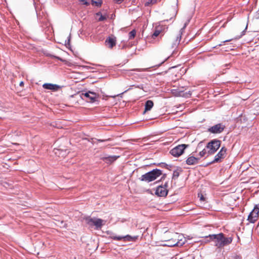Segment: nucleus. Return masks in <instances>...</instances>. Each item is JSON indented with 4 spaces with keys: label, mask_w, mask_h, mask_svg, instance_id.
<instances>
[{
    "label": "nucleus",
    "mask_w": 259,
    "mask_h": 259,
    "mask_svg": "<svg viewBox=\"0 0 259 259\" xmlns=\"http://www.w3.org/2000/svg\"><path fill=\"white\" fill-rule=\"evenodd\" d=\"M206 237H209L211 240L214 241L215 246L218 248L223 247L225 245L230 244L232 241V237L226 238L222 233L218 234L209 235L206 236Z\"/></svg>",
    "instance_id": "1"
},
{
    "label": "nucleus",
    "mask_w": 259,
    "mask_h": 259,
    "mask_svg": "<svg viewBox=\"0 0 259 259\" xmlns=\"http://www.w3.org/2000/svg\"><path fill=\"white\" fill-rule=\"evenodd\" d=\"M161 175V170L156 168L142 175L140 180L149 183L154 181Z\"/></svg>",
    "instance_id": "2"
},
{
    "label": "nucleus",
    "mask_w": 259,
    "mask_h": 259,
    "mask_svg": "<svg viewBox=\"0 0 259 259\" xmlns=\"http://www.w3.org/2000/svg\"><path fill=\"white\" fill-rule=\"evenodd\" d=\"M85 223L90 227L95 226L96 229L98 230L100 229L106 223V221L101 219L96 218H92L90 217H87L84 219Z\"/></svg>",
    "instance_id": "3"
},
{
    "label": "nucleus",
    "mask_w": 259,
    "mask_h": 259,
    "mask_svg": "<svg viewBox=\"0 0 259 259\" xmlns=\"http://www.w3.org/2000/svg\"><path fill=\"white\" fill-rule=\"evenodd\" d=\"M179 236L177 233L175 234L172 238L165 240L166 243L164 245L170 247L174 246H182L185 243V239L183 240L182 239H179Z\"/></svg>",
    "instance_id": "4"
},
{
    "label": "nucleus",
    "mask_w": 259,
    "mask_h": 259,
    "mask_svg": "<svg viewBox=\"0 0 259 259\" xmlns=\"http://www.w3.org/2000/svg\"><path fill=\"white\" fill-rule=\"evenodd\" d=\"M221 141L218 140H213L208 142L206 146L208 154H214L220 147Z\"/></svg>",
    "instance_id": "5"
},
{
    "label": "nucleus",
    "mask_w": 259,
    "mask_h": 259,
    "mask_svg": "<svg viewBox=\"0 0 259 259\" xmlns=\"http://www.w3.org/2000/svg\"><path fill=\"white\" fill-rule=\"evenodd\" d=\"M187 147L188 145L186 144L179 145L172 148L170 151V153L175 157H179L183 153L184 150Z\"/></svg>",
    "instance_id": "6"
},
{
    "label": "nucleus",
    "mask_w": 259,
    "mask_h": 259,
    "mask_svg": "<svg viewBox=\"0 0 259 259\" xmlns=\"http://www.w3.org/2000/svg\"><path fill=\"white\" fill-rule=\"evenodd\" d=\"M259 207L255 205L253 209L248 216L247 220L251 223H254L258 217Z\"/></svg>",
    "instance_id": "7"
},
{
    "label": "nucleus",
    "mask_w": 259,
    "mask_h": 259,
    "mask_svg": "<svg viewBox=\"0 0 259 259\" xmlns=\"http://www.w3.org/2000/svg\"><path fill=\"white\" fill-rule=\"evenodd\" d=\"M167 183H165L164 185L163 186H159L155 191V194L158 196L160 197H164L166 196L168 193V190L167 189Z\"/></svg>",
    "instance_id": "8"
},
{
    "label": "nucleus",
    "mask_w": 259,
    "mask_h": 259,
    "mask_svg": "<svg viewBox=\"0 0 259 259\" xmlns=\"http://www.w3.org/2000/svg\"><path fill=\"white\" fill-rule=\"evenodd\" d=\"M227 149L223 147L221 148L219 152L215 156L214 160L211 163H216L221 162L222 159H224L226 156Z\"/></svg>",
    "instance_id": "9"
},
{
    "label": "nucleus",
    "mask_w": 259,
    "mask_h": 259,
    "mask_svg": "<svg viewBox=\"0 0 259 259\" xmlns=\"http://www.w3.org/2000/svg\"><path fill=\"white\" fill-rule=\"evenodd\" d=\"M225 126L222 123L215 124L208 129V132L212 134L221 133L224 130Z\"/></svg>",
    "instance_id": "10"
},
{
    "label": "nucleus",
    "mask_w": 259,
    "mask_h": 259,
    "mask_svg": "<svg viewBox=\"0 0 259 259\" xmlns=\"http://www.w3.org/2000/svg\"><path fill=\"white\" fill-rule=\"evenodd\" d=\"M98 95L96 93L89 91L85 93H82L81 98H83V97H85L89 99V100H87L88 102L93 103L96 101V99L98 98Z\"/></svg>",
    "instance_id": "11"
},
{
    "label": "nucleus",
    "mask_w": 259,
    "mask_h": 259,
    "mask_svg": "<svg viewBox=\"0 0 259 259\" xmlns=\"http://www.w3.org/2000/svg\"><path fill=\"white\" fill-rule=\"evenodd\" d=\"M182 33L181 30L179 31V32L172 38V42L171 45V48L172 49L176 48L179 45L181 39Z\"/></svg>",
    "instance_id": "12"
},
{
    "label": "nucleus",
    "mask_w": 259,
    "mask_h": 259,
    "mask_svg": "<svg viewBox=\"0 0 259 259\" xmlns=\"http://www.w3.org/2000/svg\"><path fill=\"white\" fill-rule=\"evenodd\" d=\"M116 38L113 36L108 37L105 40V44L109 48L112 49L116 45Z\"/></svg>",
    "instance_id": "13"
},
{
    "label": "nucleus",
    "mask_w": 259,
    "mask_h": 259,
    "mask_svg": "<svg viewBox=\"0 0 259 259\" xmlns=\"http://www.w3.org/2000/svg\"><path fill=\"white\" fill-rule=\"evenodd\" d=\"M42 87L45 89L52 90L54 91H58L60 88L59 85L50 83H44L42 85Z\"/></svg>",
    "instance_id": "14"
},
{
    "label": "nucleus",
    "mask_w": 259,
    "mask_h": 259,
    "mask_svg": "<svg viewBox=\"0 0 259 259\" xmlns=\"http://www.w3.org/2000/svg\"><path fill=\"white\" fill-rule=\"evenodd\" d=\"M199 158L194 156H191L189 157L186 160V163L188 165H194L198 163Z\"/></svg>",
    "instance_id": "15"
},
{
    "label": "nucleus",
    "mask_w": 259,
    "mask_h": 259,
    "mask_svg": "<svg viewBox=\"0 0 259 259\" xmlns=\"http://www.w3.org/2000/svg\"><path fill=\"white\" fill-rule=\"evenodd\" d=\"M153 106V102L151 100H148L145 103L144 113L149 111Z\"/></svg>",
    "instance_id": "16"
},
{
    "label": "nucleus",
    "mask_w": 259,
    "mask_h": 259,
    "mask_svg": "<svg viewBox=\"0 0 259 259\" xmlns=\"http://www.w3.org/2000/svg\"><path fill=\"white\" fill-rule=\"evenodd\" d=\"M137 238H138L137 236L132 237L130 235H127L123 236V240L124 241H135L137 239Z\"/></svg>",
    "instance_id": "17"
},
{
    "label": "nucleus",
    "mask_w": 259,
    "mask_h": 259,
    "mask_svg": "<svg viewBox=\"0 0 259 259\" xmlns=\"http://www.w3.org/2000/svg\"><path fill=\"white\" fill-rule=\"evenodd\" d=\"M157 3V0H147L145 3V6L148 7L154 5Z\"/></svg>",
    "instance_id": "18"
},
{
    "label": "nucleus",
    "mask_w": 259,
    "mask_h": 259,
    "mask_svg": "<svg viewBox=\"0 0 259 259\" xmlns=\"http://www.w3.org/2000/svg\"><path fill=\"white\" fill-rule=\"evenodd\" d=\"M162 29H161V27H157L156 28V30H155L154 32L153 33L152 35V37L153 38L157 37L158 36L160 33L161 32Z\"/></svg>",
    "instance_id": "19"
},
{
    "label": "nucleus",
    "mask_w": 259,
    "mask_h": 259,
    "mask_svg": "<svg viewBox=\"0 0 259 259\" xmlns=\"http://www.w3.org/2000/svg\"><path fill=\"white\" fill-rule=\"evenodd\" d=\"M118 157V156H109V157H105V158H103L104 159L106 160V162H108V161H110V162H112L114 160H115Z\"/></svg>",
    "instance_id": "20"
},
{
    "label": "nucleus",
    "mask_w": 259,
    "mask_h": 259,
    "mask_svg": "<svg viewBox=\"0 0 259 259\" xmlns=\"http://www.w3.org/2000/svg\"><path fill=\"white\" fill-rule=\"evenodd\" d=\"M102 2L101 1H95L94 0H92V4L93 5H95L97 7H100L102 5Z\"/></svg>",
    "instance_id": "21"
},
{
    "label": "nucleus",
    "mask_w": 259,
    "mask_h": 259,
    "mask_svg": "<svg viewBox=\"0 0 259 259\" xmlns=\"http://www.w3.org/2000/svg\"><path fill=\"white\" fill-rule=\"evenodd\" d=\"M97 16H100V18L98 19L99 21H103L106 19V17L103 16L100 12H98L96 14Z\"/></svg>",
    "instance_id": "22"
},
{
    "label": "nucleus",
    "mask_w": 259,
    "mask_h": 259,
    "mask_svg": "<svg viewBox=\"0 0 259 259\" xmlns=\"http://www.w3.org/2000/svg\"><path fill=\"white\" fill-rule=\"evenodd\" d=\"M136 30H133L132 31H131L128 34L129 39H132V38H134L136 35Z\"/></svg>",
    "instance_id": "23"
},
{
    "label": "nucleus",
    "mask_w": 259,
    "mask_h": 259,
    "mask_svg": "<svg viewBox=\"0 0 259 259\" xmlns=\"http://www.w3.org/2000/svg\"><path fill=\"white\" fill-rule=\"evenodd\" d=\"M207 153V151H206V150L205 149H203L202 151H201L199 153V155L202 157L204 156Z\"/></svg>",
    "instance_id": "24"
},
{
    "label": "nucleus",
    "mask_w": 259,
    "mask_h": 259,
    "mask_svg": "<svg viewBox=\"0 0 259 259\" xmlns=\"http://www.w3.org/2000/svg\"><path fill=\"white\" fill-rule=\"evenodd\" d=\"M112 238L114 240H121L122 239H123V236H113L112 237Z\"/></svg>",
    "instance_id": "25"
},
{
    "label": "nucleus",
    "mask_w": 259,
    "mask_h": 259,
    "mask_svg": "<svg viewBox=\"0 0 259 259\" xmlns=\"http://www.w3.org/2000/svg\"><path fill=\"white\" fill-rule=\"evenodd\" d=\"M198 197L199 198L200 201L204 202L205 200V198L202 194H198Z\"/></svg>",
    "instance_id": "26"
},
{
    "label": "nucleus",
    "mask_w": 259,
    "mask_h": 259,
    "mask_svg": "<svg viewBox=\"0 0 259 259\" xmlns=\"http://www.w3.org/2000/svg\"><path fill=\"white\" fill-rule=\"evenodd\" d=\"M80 3L86 6H89L90 5V3L87 1L86 0H79Z\"/></svg>",
    "instance_id": "27"
},
{
    "label": "nucleus",
    "mask_w": 259,
    "mask_h": 259,
    "mask_svg": "<svg viewBox=\"0 0 259 259\" xmlns=\"http://www.w3.org/2000/svg\"><path fill=\"white\" fill-rule=\"evenodd\" d=\"M242 257L241 256L238 255H235L233 256V259H241Z\"/></svg>",
    "instance_id": "28"
},
{
    "label": "nucleus",
    "mask_w": 259,
    "mask_h": 259,
    "mask_svg": "<svg viewBox=\"0 0 259 259\" xmlns=\"http://www.w3.org/2000/svg\"><path fill=\"white\" fill-rule=\"evenodd\" d=\"M115 2L118 4H120L123 0H115Z\"/></svg>",
    "instance_id": "29"
},
{
    "label": "nucleus",
    "mask_w": 259,
    "mask_h": 259,
    "mask_svg": "<svg viewBox=\"0 0 259 259\" xmlns=\"http://www.w3.org/2000/svg\"><path fill=\"white\" fill-rule=\"evenodd\" d=\"M206 236H205V237L206 240L204 241V242H205V243L209 242L210 239H209V240L207 239V238H208V237L206 238Z\"/></svg>",
    "instance_id": "30"
},
{
    "label": "nucleus",
    "mask_w": 259,
    "mask_h": 259,
    "mask_svg": "<svg viewBox=\"0 0 259 259\" xmlns=\"http://www.w3.org/2000/svg\"><path fill=\"white\" fill-rule=\"evenodd\" d=\"M202 142H200L197 146V148H200L202 146Z\"/></svg>",
    "instance_id": "31"
},
{
    "label": "nucleus",
    "mask_w": 259,
    "mask_h": 259,
    "mask_svg": "<svg viewBox=\"0 0 259 259\" xmlns=\"http://www.w3.org/2000/svg\"><path fill=\"white\" fill-rule=\"evenodd\" d=\"M231 40H232V39H227V40H224L223 42L224 43V42H229V41H230Z\"/></svg>",
    "instance_id": "32"
},
{
    "label": "nucleus",
    "mask_w": 259,
    "mask_h": 259,
    "mask_svg": "<svg viewBox=\"0 0 259 259\" xmlns=\"http://www.w3.org/2000/svg\"><path fill=\"white\" fill-rule=\"evenodd\" d=\"M108 140H109V139H108V140H98V141L104 142V141H108Z\"/></svg>",
    "instance_id": "33"
},
{
    "label": "nucleus",
    "mask_w": 259,
    "mask_h": 259,
    "mask_svg": "<svg viewBox=\"0 0 259 259\" xmlns=\"http://www.w3.org/2000/svg\"><path fill=\"white\" fill-rule=\"evenodd\" d=\"M23 85H24V83H23V81H21V82H20V86H23Z\"/></svg>",
    "instance_id": "34"
},
{
    "label": "nucleus",
    "mask_w": 259,
    "mask_h": 259,
    "mask_svg": "<svg viewBox=\"0 0 259 259\" xmlns=\"http://www.w3.org/2000/svg\"><path fill=\"white\" fill-rule=\"evenodd\" d=\"M172 16H175V11H173Z\"/></svg>",
    "instance_id": "35"
},
{
    "label": "nucleus",
    "mask_w": 259,
    "mask_h": 259,
    "mask_svg": "<svg viewBox=\"0 0 259 259\" xmlns=\"http://www.w3.org/2000/svg\"><path fill=\"white\" fill-rule=\"evenodd\" d=\"M177 95H179V96H182V93H181H181H179L178 94H177Z\"/></svg>",
    "instance_id": "36"
},
{
    "label": "nucleus",
    "mask_w": 259,
    "mask_h": 259,
    "mask_svg": "<svg viewBox=\"0 0 259 259\" xmlns=\"http://www.w3.org/2000/svg\"><path fill=\"white\" fill-rule=\"evenodd\" d=\"M57 151H58V153H60V150H57Z\"/></svg>",
    "instance_id": "37"
},
{
    "label": "nucleus",
    "mask_w": 259,
    "mask_h": 259,
    "mask_svg": "<svg viewBox=\"0 0 259 259\" xmlns=\"http://www.w3.org/2000/svg\"><path fill=\"white\" fill-rule=\"evenodd\" d=\"M257 113L259 112V107H258V109L257 110Z\"/></svg>",
    "instance_id": "38"
},
{
    "label": "nucleus",
    "mask_w": 259,
    "mask_h": 259,
    "mask_svg": "<svg viewBox=\"0 0 259 259\" xmlns=\"http://www.w3.org/2000/svg\"><path fill=\"white\" fill-rule=\"evenodd\" d=\"M219 46H222V44H219Z\"/></svg>",
    "instance_id": "39"
},
{
    "label": "nucleus",
    "mask_w": 259,
    "mask_h": 259,
    "mask_svg": "<svg viewBox=\"0 0 259 259\" xmlns=\"http://www.w3.org/2000/svg\"><path fill=\"white\" fill-rule=\"evenodd\" d=\"M173 18V16L171 17V18H170V19H171V18Z\"/></svg>",
    "instance_id": "40"
},
{
    "label": "nucleus",
    "mask_w": 259,
    "mask_h": 259,
    "mask_svg": "<svg viewBox=\"0 0 259 259\" xmlns=\"http://www.w3.org/2000/svg\"><path fill=\"white\" fill-rule=\"evenodd\" d=\"M173 18V16L171 17V18H170V19H171V18Z\"/></svg>",
    "instance_id": "41"
},
{
    "label": "nucleus",
    "mask_w": 259,
    "mask_h": 259,
    "mask_svg": "<svg viewBox=\"0 0 259 259\" xmlns=\"http://www.w3.org/2000/svg\"><path fill=\"white\" fill-rule=\"evenodd\" d=\"M173 18V16L171 17V18H170V19H171V18Z\"/></svg>",
    "instance_id": "42"
}]
</instances>
